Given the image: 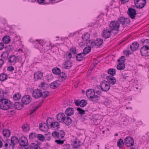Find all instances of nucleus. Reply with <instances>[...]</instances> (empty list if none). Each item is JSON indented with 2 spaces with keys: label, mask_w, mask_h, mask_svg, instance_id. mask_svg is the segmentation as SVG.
Returning a JSON list of instances; mask_svg holds the SVG:
<instances>
[{
  "label": "nucleus",
  "mask_w": 149,
  "mask_h": 149,
  "mask_svg": "<svg viewBox=\"0 0 149 149\" xmlns=\"http://www.w3.org/2000/svg\"><path fill=\"white\" fill-rule=\"evenodd\" d=\"M22 129L24 132H27L29 130V127L28 124H25L22 127Z\"/></svg>",
  "instance_id": "44"
},
{
  "label": "nucleus",
  "mask_w": 149,
  "mask_h": 149,
  "mask_svg": "<svg viewBox=\"0 0 149 149\" xmlns=\"http://www.w3.org/2000/svg\"><path fill=\"white\" fill-rule=\"evenodd\" d=\"M37 135L36 133L34 132H31L29 134V138L30 139H34L37 138Z\"/></svg>",
  "instance_id": "45"
},
{
  "label": "nucleus",
  "mask_w": 149,
  "mask_h": 149,
  "mask_svg": "<svg viewBox=\"0 0 149 149\" xmlns=\"http://www.w3.org/2000/svg\"><path fill=\"white\" fill-rule=\"evenodd\" d=\"M111 30L106 28L102 31V37L105 38H109L111 35Z\"/></svg>",
  "instance_id": "13"
},
{
  "label": "nucleus",
  "mask_w": 149,
  "mask_h": 149,
  "mask_svg": "<svg viewBox=\"0 0 149 149\" xmlns=\"http://www.w3.org/2000/svg\"><path fill=\"white\" fill-rule=\"evenodd\" d=\"M13 104L8 99H1L0 100V108L4 110H6L11 108Z\"/></svg>",
  "instance_id": "1"
},
{
  "label": "nucleus",
  "mask_w": 149,
  "mask_h": 149,
  "mask_svg": "<svg viewBox=\"0 0 149 149\" xmlns=\"http://www.w3.org/2000/svg\"><path fill=\"white\" fill-rule=\"evenodd\" d=\"M74 102L76 106H79L81 107L85 106L87 104V101L85 100H82L80 101L79 100H75Z\"/></svg>",
  "instance_id": "11"
},
{
  "label": "nucleus",
  "mask_w": 149,
  "mask_h": 149,
  "mask_svg": "<svg viewBox=\"0 0 149 149\" xmlns=\"http://www.w3.org/2000/svg\"><path fill=\"white\" fill-rule=\"evenodd\" d=\"M21 101L23 104H27L31 102V99L30 96L26 95L22 97Z\"/></svg>",
  "instance_id": "15"
},
{
  "label": "nucleus",
  "mask_w": 149,
  "mask_h": 149,
  "mask_svg": "<svg viewBox=\"0 0 149 149\" xmlns=\"http://www.w3.org/2000/svg\"><path fill=\"white\" fill-rule=\"evenodd\" d=\"M120 23L117 21L111 22L109 25L110 29L112 31L119 30Z\"/></svg>",
  "instance_id": "7"
},
{
  "label": "nucleus",
  "mask_w": 149,
  "mask_h": 149,
  "mask_svg": "<svg viewBox=\"0 0 149 149\" xmlns=\"http://www.w3.org/2000/svg\"><path fill=\"white\" fill-rule=\"evenodd\" d=\"M14 69V67L12 66L8 67L7 68V70L10 71H11L13 70Z\"/></svg>",
  "instance_id": "61"
},
{
  "label": "nucleus",
  "mask_w": 149,
  "mask_h": 149,
  "mask_svg": "<svg viewBox=\"0 0 149 149\" xmlns=\"http://www.w3.org/2000/svg\"><path fill=\"white\" fill-rule=\"evenodd\" d=\"M81 146V142L79 140H76L74 141L73 144V146L74 148H77Z\"/></svg>",
  "instance_id": "38"
},
{
  "label": "nucleus",
  "mask_w": 149,
  "mask_h": 149,
  "mask_svg": "<svg viewBox=\"0 0 149 149\" xmlns=\"http://www.w3.org/2000/svg\"><path fill=\"white\" fill-rule=\"evenodd\" d=\"M72 63L70 61H68L65 62L63 65V67L66 69H69L72 66Z\"/></svg>",
  "instance_id": "27"
},
{
  "label": "nucleus",
  "mask_w": 149,
  "mask_h": 149,
  "mask_svg": "<svg viewBox=\"0 0 149 149\" xmlns=\"http://www.w3.org/2000/svg\"><path fill=\"white\" fill-rule=\"evenodd\" d=\"M37 138L40 140L43 141L45 140V137L44 136L41 134H38Z\"/></svg>",
  "instance_id": "49"
},
{
  "label": "nucleus",
  "mask_w": 149,
  "mask_h": 149,
  "mask_svg": "<svg viewBox=\"0 0 149 149\" xmlns=\"http://www.w3.org/2000/svg\"><path fill=\"white\" fill-rule=\"evenodd\" d=\"M47 124L48 125H49L50 127L51 126V123H52L53 122V121L52 120V119L51 118H48L47 120Z\"/></svg>",
  "instance_id": "54"
},
{
  "label": "nucleus",
  "mask_w": 149,
  "mask_h": 149,
  "mask_svg": "<svg viewBox=\"0 0 149 149\" xmlns=\"http://www.w3.org/2000/svg\"><path fill=\"white\" fill-rule=\"evenodd\" d=\"M65 116L63 113H59L57 115L56 118L57 120L60 122H63Z\"/></svg>",
  "instance_id": "22"
},
{
  "label": "nucleus",
  "mask_w": 149,
  "mask_h": 149,
  "mask_svg": "<svg viewBox=\"0 0 149 149\" xmlns=\"http://www.w3.org/2000/svg\"><path fill=\"white\" fill-rule=\"evenodd\" d=\"M139 44L137 42H134L132 43L130 46V48L132 51H135L138 48Z\"/></svg>",
  "instance_id": "29"
},
{
  "label": "nucleus",
  "mask_w": 149,
  "mask_h": 149,
  "mask_svg": "<svg viewBox=\"0 0 149 149\" xmlns=\"http://www.w3.org/2000/svg\"><path fill=\"white\" fill-rule=\"evenodd\" d=\"M117 144L118 146L120 148L121 147L123 146L124 145L123 140L121 139H119L117 142Z\"/></svg>",
  "instance_id": "48"
},
{
  "label": "nucleus",
  "mask_w": 149,
  "mask_h": 149,
  "mask_svg": "<svg viewBox=\"0 0 149 149\" xmlns=\"http://www.w3.org/2000/svg\"><path fill=\"white\" fill-rule=\"evenodd\" d=\"M49 92L47 91H45L43 92H42L41 97L45 98L48 95Z\"/></svg>",
  "instance_id": "53"
},
{
  "label": "nucleus",
  "mask_w": 149,
  "mask_h": 149,
  "mask_svg": "<svg viewBox=\"0 0 149 149\" xmlns=\"http://www.w3.org/2000/svg\"><path fill=\"white\" fill-rule=\"evenodd\" d=\"M29 148L30 149H40L39 147L36 144L32 143L29 146Z\"/></svg>",
  "instance_id": "41"
},
{
  "label": "nucleus",
  "mask_w": 149,
  "mask_h": 149,
  "mask_svg": "<svg viewBox=\"0 0 149 149\" xmlns=\"http://www.w3.org/2000/svg\"><path fill=\"white\" fill-rule=\"evenodd\" d=\"M125 66L124 63H119L117 66V68L119 70H123L125 68Z\"/></svg>",
  "instance_id": "36"
},
{
  "label": "nucleus",
  "mask_w": 149,
  "mask_h": 149,
  "mask_svg": "<svg viewBox=\"0 0 149 149\" xmlns=\"http://www.w3.org/2000/svg\"><path fill=\"white\" fill-rule=\"evenodd\" d=\"M85 55L83 52L77 54L76 58L77 61H80L85 58Z\"/></svg>",
  "instance_id": "25"
},
{
  "label": "nucleus",
  "mask_w": 149,
  "mask_h": 149,
  "mask_svg": "<svg viewBox=\"0 0 149 149\" xmlns=\"http://www.w3.org/2000/svg\"><path fill=\"white\" fill-rule=\"evenodd\" d=\"M4 48V43L2 42L0 43V50H2Z\"/></svg>",
  "instance_id": "64"
},
{
  "label": "nucleus",
  "mask_w": 149,
  "mask_h": 149,
  "mask_svg": "<svg viewBox=\"0 0 149 149\" xmlns=\"http://www.w3.org/2000/svg\"><path fill=\"white\" fill-rule=\"evenodd\" d=\"M124 53L126 55H129L131 54L130 51H124Z\"/></svg>",
  "instance_id": "62"
},
{
  "label": "nucleus",
  "mask_w": 149,
  "mask_h": 149,
  "mask_svg": "<svg viewBox=\"0 0 149 149\" xmlns=\"http://www.w3.org/2000/svg\"><path fill=\"white\" fill-rule=\"evenodd\" d=\"M14 105L15 109L19 110L23 107L24 104L22 102H17L15 103Z\"/></svg>",
  "instance_id": "26"
},
{
  "label": "nucleus",
  "mask_w": 149,
  "mask_h": 149,
  "mask_svg": "<svg viewBox=\"0 0 149 149\" xmlns=\"http://www.w3.org/2000/svg\"><path fill=\"white\" fill-rule=\"evenodd\" d=\"M128 73V71L127 70L123 71L122 73V77L124 79H127L129 76Z\"/></svg>",
  "instance_id": "34"
},
{
  "label": "nucleus",
  "mask_w": 149,
  "mask_h": 149,
  "mask_svg": "<svg viewBox=\"0 0 149 149\" xmlns=\"http://www.w3.org/2000/svg\"><path fill=\"white\" fill-rule=\"evenodd\" d=\"M55 142L58 144H63L64 142L63 140H56Z\"/></svg>",
  "instance_id": "57"
},
{
  "label": "nucleus",
  "mask_w": 149,
  "mask_h": 149,
  "mask_svg": "<svg viewBox=\"0 0 149 149\" xmlns=\"http://www.w3.org/2000/svg\"><path fill=\"white\" fill-rule=\"evenodd\" d=\"M94 96H93L92 97L90 98L91 99V100L94 102H99L100 99H97L96 97H94Z\"/></svg>",
  "instance_id": "55"
},
{
  "label": "nucleus",
  "mask_w": 149,
  "mask_h": 149,
  "mask_svg": "<svg viewBox=\"0 0 149 149\" xmlns=\"http://www.w3.org/2000/svg\"><path fill=\"white\" fill-rule=\"evenodd\" d=\"M74 110L73 108L69 107L66 109L65 113L67 116H70L74 114Z\"/></svg>",
  "instance_id": "20"
},
{
  "label": "nucleus",
  "mask_w": 149,
  "mask_h": 149,
  "mask_svg": "<svg viewBox=\"0 0 149 149\" xmlns=\"http://www.w3.org/2000/svg\"><path fill=\"white\" fill-rule=\"evenodd\" d=\"M4 91L1 90H0V97L1 99H3L4 96Z\"/></svg>",
  "instance_id": "60"
},
{
  "label": "nucleus",
  "mask_w": 149,
  "mask_h": 149,
  "mask_svg": "<svg viewBox=\"0 0 149 149\" xmlns=\"http://www.w3.org/2000/svg\"><path fill=\"white\" fill-rule=\"evenodd\" d=\"M108 73L112 76L116 74V70L114 68H110L108 70Z\"/></svg>",
  "instance_id": "37"
},
{
  "label": "nucleus",
  "mask_w": 149,
  "mask_h": 149,
  "mask_svg": "<svg viewBox=\"0 0 149 149\" xmlns=\"http://www.w3.org/2000/svg\"><path fill=\"white\" fill-rule=\"evenodd\" d=\"M65 54H66L67 60H69L71 58L72 55L70 53L67 52Z\"/></svg>",
  "instance_id": "51"
},
{
  "label": "nucleus",
  "mask_w": 149,
  "mask_h": 149,
  "mask_svg": "<svg viewBox=\"0 0 149 149\" xmlns=\"http://www.w3.org/2000/svg\"><path fill=\"white\" fill-rule=\"evenodd\" d=\"M127 14L132 19H134L136 13L135 9L132 8H129L127 11Z\"/></svg>",
  "instance_id": "12"
},
{
  "label": "nucleus",
  "mask_w": 149,
  "mask_h": 149,
  "mask_svg": "<svg viewBox=\"0 0 149 149\" xmlns=\"http://www.w3.org/2000/svg\"><path fill=\"white\" fill-rule=\"evenodd\" d=\"M125 144L127 147L132 146L134 143V140L130 136H127L125 139Z\"/></svg>",
  "instance_id": "9"
},
{
  "label": "nucleus",
  "mask_w": 149,
  "mask_h": 149,
  "mask_svg": "<svg viewBox=\"0 0 149 149\" xmlns=\"http://www.w3.org/2000/svg\"><path fill=\"white\" fill-rule=\"evenodd\" d=\"M63 146L64 149H70L69 145H64Z\"/></svg>",
  "instance_id": "63"
},
{
  "label": "nucleus",
  "mask_w": 149,
  "mask_h": 149,
  "mask_svg": "<svg viewBox=\"0 0 149 149\" xmlns=\"http://www.w3.org/2000/svg\"><path fill=\"white\" fill-rule=\"evenodd\" d=\"M42 92L39 89H35L34 90L33 93V97L36 98H38L41 97Z\"/></svg>",
  "instance_id": "14"
},
{
  "label": "nucleus",
  "mask_w": 149,
  "mask_h": 149,
  "mask_svg": "<svg viewBox=\"0 0 149 149\" xmlns=\"http://www.w3.org/2000/svg\"><path fill=\"white\" fill-rule=\"evenodd\" d=\"M40 86L42 89H45L49 87V86L48 84L45 82L41 83Z\"/></svg>",
  "instance_id": "40"
},
{
  "label": "nucleus",
  "mask_w": 149,
  "mask_h": 149,
  "mask_svg": "<svg viewBox=\"0 0 149 149\" xmlns=\"http://www.w3.org/2000/svg\"><path fill=\"white\" fill-rule=\"evenodd\" d=\"M70 51L73 54H75L76 52V49L75 47H72L70 48Z\"/></svg>",
  "instance_id": "59"
},
{
  "label": "nucleus",
  "mask_w": 149,
  "mask_h": 149,
  "mask_svg": "<svg viewBox=\"0 0 149 149\" xmlns=\"http://www.w3.org/2000/svg\"><path fill=\"white\" fill-rule=\"evenodd\" d=\"M21 97V94L19 93H17L13 95V98L14 100H19Z\"/></svg>",
  "instance_id": "43"
},
{
  "label": "nucleus",
  "mask_w": 149,
  "mask_h": 149,
  "mask_svg": "<svg viewBox=\"0 0 149 149\" xmlns=\"http://www.w3.org/2000/svg\"><path fill=\"white\" fill-rule=\"evenodd\" d=\"M60 124L57 122H53L51 123L50 127L51 128H56V129L58 130L60 128Z\"/></svg>",
  "instance_id": "31"
},
{
  "label": "nucleus",
  "mask_w": 149,
  "mask_h": 149,
  "mask_svg": "<svg viewBox=\"0 0 149 149\" xmlns=\"http://www.w3.org/2000/svg\"><path fill=\"white\" fill-rule=\"evenodd\" d=\"M43 73L40 71L36 72L34 74V77L35 79L38 80L41 79L43 77Z\"/></svg>",
  "instance_id": "28"
},
{
  "label": "nucleus",
  "mask_w": 149,
  "mask_h": 149,
  "mask_svg": "<svg viewBox=\"0 0 149 149\" xmlns=\"http://www.w3.org/2000/svg\"><path fill=\"white\" fill-rule=\"evenodd\" d=\"M52 71L54 74L56 75H59L61 71L60 69L57 67H55L53 68L52 69Z\"/></svg>",
  "instance_id": "35"
},
{
  "label": "nucleus",
  "mask_w": 149,
  "mask_h": 149,
  "mask_svg": "<svg viewBox=\"0 0 149 149\" xmlns=\"http://www.w3.org/2000/svg\"><path fill=\"white\" fill-rule=\"evenodd\" d=\"M58 77V81L62 82L65 80L67 78V76L65 73L64 72H61L59 74Z\"/></svg>",
  "instance_id": "23"
},
{
  "label": "nucleus",
  "mask_w": 149,
  "mask_h": 149,
  "mask_svg": "<svg viewBox=\"0 0 149 149\" xmlns=\"http://www.w3.org/2000/svg\"><path fill=\"white\" fill-rule=\"evenodd\" d=\"M7 78V76L6 74H2L0 75V80L3 81L5 80Z\"/></svg>",
  "instance_id": "47"
},
{
  "label": "nucleus",
  "mask_w": 149,
  "mask_h": 149,
  "mask_svg": "<svg viewBox=\"0 0 149 149\" xmlns=\"http://www.w3.org/2000/svg\"><path fill=\"white\" fill-rule=\"evenodd\" d=\"M125 56H122L118 60V61L119 62V63H123L125 62Z\"/></svg>",
  "instance_id": "56"
},
{
  "label": "nucleus",
  "mask_w": 149,
  "mask_h": 149,
  "mask_svg": "<svg viewBox=\"0 0 149 149\" xmlns=\"http://www.w3.org/2000/svg\"><path fill=\"white\" fill-rule=\"evenodd\" d=\"M3 134L4 136L8 137L10 134V132L8 129H5L3 130Z\"/></svg>",
  "instance_id": "33"
},
{
  "label": "nucleus",
  "mask_w": 149,
  "mask_h": 149,
  "mask_svg": "<svg viewBox=\"0 0 149 149\" xmlns=\"http://www.w3.org/2000/svg\"><path fill=\"white\" fill-rule=\"evenodd\" d=\"M90 34L88 33H86L84 34L82 37V39H83V41H86V43L89 46V44H88V42L91 40L90 39Z\"/></svg>",
  "instance_id": "18"
},
{
  "label": "nucleus",
  "mask_w": 149,
  "mask_h": 149,
  "mask_svg": "<svg viewBox=\"0 0 149 149\" xmlns=\"http://www.w3.org/2000/svg\"><path fill=\"white\" fill-rule=\"evenodd\" d=\"M143 44V46L140 50L141 54L142 56H149V40H145Z\"/></svg>",
  "instance_id": "2"
},
{
  "label": "nucleus",
  "mask_w": 149,
  "mask_h": 149,
  "mask_svg": "<svg viewBox=\"0 0 149 149\" xmlns=\"http://www.w3.org/2000/svg\"><path fill=\"white\" fill-rule=\"evenodd\" d=\"M10 40V38L8 36H6L3 38V41L5 44L8 43Z\"/></svg>",
  "instance_id": "42"
},
{
  "label": "nucleus",
  "mask_w": 149,
  "mask_h": 149,
  "mask_svg": "<svg viewBox=\"0 0 149 149\" xmlns=\"http://www.w3.org/2000/svg\"><path fill=\"white\" fill-rule=\"evenodd\" d=\"M9 53L7 52H4L1 55V57L4 59H7L8 57Z\"/></svg>",
  "instance_id": "46"
},
{
  "label": "nucleus",
  "mask_w": 149,
  "mask_h": 149,
  "mask_svg": "<svg viewBox=\"0 0 149 149\" xmlns=\"http://www.w3.org/2000/svg\"><path fill=\"white\" fill-rule=\"evenodd\" d=\"M114 78V77L111 76H107L106 77V79L108 81V82L109 84H111L112 85L114 84L116 82V80L114 79V81L111 82V81Z\"/></svg>",
  "instance_id": "30"
},
{
  "label": "nucleus",
  "mask_w": 149,
  "mask_h": 149,
  "mask_svg": "<svg viewBox=\"0 0 149 149\" xmlns=\"http://www.w3.org/2000/svg\"><path fill=\"white\" fill-rule=\"evenodd\" d=\"M58 81H56L50 84L51 87L53 89L57 88L59 85L58 83Z\"/></svg>",
  "instance_id": "39"
},
{
  "label": "nucleus",
  "mask_w": 149,
  "mask_h": 149,
  "mask_svg": "<svg viewBox=\"0 0 149 149\" xmlns=\"http://www.w3.org/2000/svg\"><path fill=\"white\" fill-rule=\"evenodd\" d=\"M63 122L66 125L69 126L72 123V120L69 116H67L66 117H65Z\"/></svg>",
  "instance_id": "24"
},
{
  "label": "nucleus",
  "mask_w": 149,
  "mask_h": 149,
  "mask_svg": "<svg viewBox=\"0 0 149 149\" xmlns=\"http://www.w3.org/2000/svg\"><path fill=\"white\" fill-rule=\"evenodd\" d=\"M3 147L5 148L3 149H14L15 146H12L10 144H8L7 146H5L4 145L3 146Z\"/></svg>",
  "instance_id": "50"
},
{
  "label": "nucleus",
  "mask_w": 149,
  "mask_h": 149,
  "mask_svg": "<svg viewBox=\"0 0 149 149\" xmlns=\"http://www.w3.org/2000/svg\"><path fill=\"white\" fill-rule=\"evenodd\" d=\"M100 86L102 90L104 91H108L110 88V84L105 80L101 81L100 84Z\"/></svg>",
  "instance_id": "6"
},
{
  "label": "nucleus",
  "mask_w": 149,
  "mask_h": 149,
  "mask_svg": "<svg viewBox=\"0 0 149 149\" xmlns=\"http://www.w3.org/2000/svg\"><path fill=\"white\" fill-rule=\"evenodd\" d=\"M146 1V0H140L138 2H136L134 0V4L136 7L138 8H142L145 5Z\"/></svg>",
  "instance_id": "10"
},
{
  "label": "nucleus",
  "mask_w": 149,
  "mask_h": 149,
  "mask_svg": "<svg viewBox=\"0 0 149 149\" xmlns=\"http://www.w3.org/2000/svg\"><path fill=\"white\" fill-rule=\"evenodd\" d=\"M88 47H86L83 50V53L85 55L86 54L90 53L91 51V48H92L90 46L88 45Z\"/></svg>",
  "instance_id": "32"
},
{
  "label": "nucleus",
  "mask_w": 149,
  "mask_h": 149,
  "mask_svg": "<svg viewBox=\"0 0 149 149\" xmlns=\"http://www.w3.org/2000/svg\"><path fill=\"white\" fill-rule=\"evenodd\" d=\"M48 125L45 123H41L39 125V127L40 130L44 132H46L48 130Z\"/></svg>",
  "instance_id": "16"
},
{
  "label": "nucleus",
  "mask_w": 149,
  "mask_h": 149,
  "mask_svg": "<svg viewBox=\"0 0 149 149\" xmlns=\"http://www.w3.org/2000/svg\"><path fill=\"white\" fill-rule=\"evenodd\" d=\"M95 92L94 90L91 89L88 90L86 92V94L88 98H91L94 94H95Z\"/></svg>",
  "instance_id": "19"
},
{
  "label": "nucleus",
  "mask_w": 149,
  "mask_h": 149,
  "mask_svg": "<svg viewBox=\"0 0 149 149\" xmlns=\"http://www.w3.org/2000/svg\"><path fill=\"white\" fill-rule=\"evenodd\" d=\"M119 22L122 25H127L130 22V20L123 17H121L118 19Z\"/></svg>",
  "instance_id": "17"
},
{
  "label": "nucleus",
  "mask_w": 149,
  "mask_h": 149,
  "mask_svg": "<svg viewBox=\"0 0 149 149\" xmlns=\"http://www.w3.org/2000/svg\"><path fill=\"white\" fill-rule=\"evenodd\" d=\"M18 143L21 146L25 147L28 145V140L25 136H22L19 139Z\"/></svg>",
  "instance_id": "8"
},
{
  "label": "nucleus",
  "mask_w": 149,
  "mask_h": 149,
  "mask_svg": "<svg viewBox=\"0 0 149 149\" xmlns=\"http://www.w3.org/2000/svg\"><path fill=\"white\" fill-rule=\"evenodd\" d=\"M19 139L16 136H13L11 139H7L4 141V146H7L8 144H10L12 146H15V145L18 143Z\"/></svg>",
  "instance_id": "3"
},
{
  "label": "nucleus",
  "mask_w": 149,
  "mask_h": 149,
  "mask_svg": "<svg viewBox=\"0 0 149 149\" xmlns=\"http://www.w3.org/2000/svg\"><path fill=\"white\" fill-rule=\"evenodd\" d=\"M8 62L12 64H15L16 62L17 58L14 55L10 56L8 58Z\"/></svg>",
  "instance_id": "21"
},
{
  "label": "nucleus",
  "mask_w": 149,
  "mask_h": 149,
  "mask_svg": "<svg viewBox=\"0 0 149 149\" xmlns=\"http://www.w3.org/2000/svg\"><path fill=\"white\" fill-rule=\"evenodd\" d=\"M103 42V39L99 38L96 39L95 41L93 40H91L88 42V44H89V46H90L92 47H93L96 46H100L102 45Z\"/></svg>",
  "instance_id": "4"
},
{
  "label": "nucleus",
  "mask_w": 149,
  "mask_h": 149,
  "mask_svg": "<svg viewBox=\"0 0 149 149\" xmlns=\"http://www.w3.org/2000/svg\"><path fill=\"white\" fill-rule=\"evenodd\" d=\"M52 136L55 138L59 139H60L63 138L65 134L64 132L62 130H59L57 131H54L52 133Z\"/></svg>",
  "instance_id": "5"
},
{
  "label": "nucleus",
  "mask_w": 149,
  "mask_h": 149,
  "mask_svg": "<svg viewBox=\"0 0 149 149\" xmlns=\"http://www.w3.org/2000/svg\"><path fill=\"white\" fill-rule=\"evenodd\" d=\"M77 110L78 111V113L82 115L85 113V111L84 110L82 109L81 108L78 107L77 108Z\"/></svg>",
  "instance_id": "52"
},
{
  "label": "nucleus",
  "mask_w": 149,
  "mask_h": 149,
  "mask_svg": "<svg viewBox=\"0 0 149 149\" xmlns=\"http://www.w3.org/2000/svg\"><path fill=\"white\" fill-rule=\"evenodd\" d=\"M6 49L9 51H11L13 49V46L12 45H9L5 47Z\"/></svg>",
  "instance_id": "58"
}]
</instances>
